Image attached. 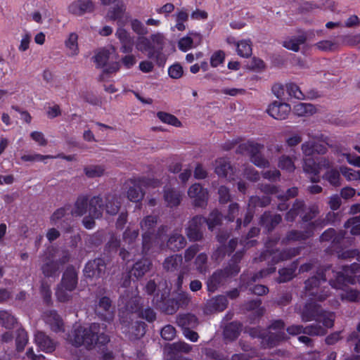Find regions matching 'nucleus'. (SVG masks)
I'll return each instance as SVG.
<instances>
[{
	"mask_svg": "<svg viewBox=\"0 0 360 360\" xmlns=\"http://www.w3.org/2000/svg\"><path fill=\"white\" fill-rule=\"evenodd\" d=\"M34 342L39 349L46 353H51L56 349V344L44 333L38 331L34 335Z\"/></svg>",
	"mask_w": 360,
	"mask_h": 360,
	"instance_id": "412c9836",
	"label": "nucleus"
},
{
	"mask_svg": "<svg viewBox=\"0 0 360 360\" xmlns=\"http://www.w3.org/2000/svg\"><path fill=\"white\" fill-rule=\"evenodd\" d=\"M164 198L167 206L172 207L179 205L181 194L172 188H167L165 189Z\"/></svg>",
	"mask_w": 360,
	"mask_h": 360,
	"instance_id": "2f4dec72",
	"label": "nucleus"
},
{
	"mask_svg": "<svg viewBox=\"0 0 360 360\" xmlns=\"http://www.w3.org/2000/svg\"><path fill=\"white\" fill-rule=\"evenodd\" d=\"M44 319L53 331L58 333L63 330V324L62 320L55 311H50L45 313Z\"/></svg>",
	"mask_w": 360,
	"mask_h": 360,
	"instance_id": "bb28decb",
	"label": "nucleus"
},
{
	"mask_svg": "<svg viewBox=\"0 0 360 360\" xmlns=\"http://www.w3.org/2000/svg\"><path fill=\"white\" fill-rule=\"evenodd\" d=\"M160 334L163 339L172 340L176 335V330L172 326L167 325L162 329Z\"/></svg>",
	"mask_w": 360,
	"mask_h": 360,
	"instance_id": "e2e57ef3",
	"label": "nucleus"
},
{
	"mask_svg": "<svg viewBox=\"0 0 360 360\" xmlns=\"http://www.w3.org/2000/svg\"><path fill=\"white\" fill-rule=\"evenodd\" d=\"M126 8L123 4L117 5L108 13V18L117 20L118 25L124 26L129 20V14L125 13Z\"/></svg>",
	"mask_w": 360,
	"mask_h": 360,
	"instance_id": "5701e85b",
	"label": "nucleus"
},
{
	"mask_svg": "<svg viewBox=\"0 0 360 360\" xmlns=\"http://www.w3.org/2000/svg\"><path fill=\"white\" fill-rule=\"evenodd\" d=\"M159 185V181L154 179L144 178L130 179L125 183L127 188V198L132 202H139L143 198L144 193L142 187L155 188Z\"/></svg>",
	"mask_w": 360,
	"mask_h": 360,
	"instance_id": "1a4fd4ad",
	"label": "nucleus"
},
{
	"mask_svg": "<svg viewBox=\"0 0 360 360\" xmlns=\"http://www.w3.org/2000/svg\"><path fill=\"white\" fill-rule=\"evenodd\" d=\"M278 166L283 170L288 172H292L295 169L294 160L288 155H282L278 162Z\"/></svg>",
	"mask_w": 360,
	"mask_h": 360,
	"instance_id": "37998d69",
	"label": "nucleus"
},
{
	"mask_svg": "<svg viewBox=\"0 0 360 360\" xmlns=\"http://www.w3.org/2000/svg\"><path fill=\"white\" fill-rule=\"evenodd\" d=\"M319 273L318 276H314L308 279L305 283L306 296L309 297V302L306 304L303 311L301 312V317L304 321L316 320L321 322L323 326L314 323L303 328L300 325H293L287 328L290 335H296L302 333L309 335H323L326 333V328L333 327L335 315L332 312L322 311L316 303V301H323L328 296V292L324 290L319 293V285L321 282L326 281V275Z\"/></svg>",
	"mask_w": 360,
	"mask_h": 360,
	"instance_id": "f257e3e1",
	"label": "nucleus"
},
{
	"mask_svg": "<svg viewBox=\"0 0 360 360\" xmlns=\"http://www.w3.org/2000/svg\"><path fill=\"white\" fill-rule=\"evenodd\" d=\"M115 36L121 44L120 51L124 53H131L133 50L134 41L129 32L123 28L124 26L118 25Z\"/></svg>",
	"mask_w": 360,
	"mask_h": 360,
	"instance_id": "aec40b11",
	"label": "nucleus"
},
{
	"mask_svg": "<svg viewBox=\"0 0 360 360\" xmlns=\"http://www.w3.org/2000/svg\"><path fill=\"white\" fill-rule=\"evenodd\" d=\"M72 291L68 290L66 288L58 285L56 295L60 302H67L72 297Z\"/></svg>",
	"mask_w": 360,
	"mask_h": 360,
	"instance_id": "5fc2aeb1",
	"label": "nucleus"
},
{
	"mask_svg": "<svg viewBox=\"0 0 360 360\" xmlns=\"http://www.w3.org/2000/svg\"><path fill=\"white\" fill-rule=\"evenodd\" d=\"M214 171L219 176H224L229 181L236 179V172L225 158H219L215 161Z\"/></svg>",
	"mask_w": 360,
	"mask_h": 360,
	"instance_id": "6ab92c4d",
	"label": "nucleus"
},
{
	"mask_svg": "<svg viewBox=\"0 0 360 360\" xmlns=\"http://www.w3.org/2000/svg\"><path fill=\"white\" fill-rule=\"evenodd\" d=\"M188 195L193 200L196 207H205L208 200V191L199 184L191 185L188 190Z\"/></svg>",
	"mask_w": 360,
	"mask_h": 360,
	"instance_id": "ddd939ff",
	"label": "nucleus"
},
{
	"mask_svg": "<svg viewBox=\"0 0 360 360\" xmlns=\"http://www.w3.org/2000/svg\"><path fill=\"white\" fill-rule=\"evenodd\" d=\"M118 54L116 49L110 46L98 51L94 56V61L98 67L104 68L107 72H113L119 70L120 65L116 61Z\"/></svg>",
	"mask_w": 360,
	"mask_h": 360,
	"instance_id": "9d476101",
	"label": "nucleus"
},
{
	"mask_svg": "<svg viewBox=\"0 0 360 360\" xmlns=\"http://www.w3.org/2000/svg\"><path fill=\"white\" fill-rule=\"evenodd\" d=\"M105 264L103 259L98 258L89 261L84 269V275L90 278H98L105 274Z\"/></svg>",
	"mask_w": 360,
	"mask_h": 360,
	"instance_id": "4468645a",
	"label": "nucleus"
},
{
	"mask_svg": "<svg viewBox=\"0 0 360 360\" xmlns=\"http://www.w3.org/2000/svg\"><path fill=\"white\" fill-rule=\"evenodd\" d=\"M78 39V34L73 32H70L65 40V46L68 49L69 55L71 56H77L79 52Z\"/></svg>",
	"mask_w": 360,
	"mask_h": 360,
	"instance_id": "c756f323",
	"label": "nucleus"
},
{
	"mask_svg": "<svg viewBox=\"0 0 360 360\" xmlns=\"http://www.w3.org/2000/svg\"><path fill=\"white\" fill-rule=\"evenodd\" d=\"M315 146L316 143L312 141H306L302 145V151L304 156L303 170L304 172L313 175L310 177L313 182L319 181L318 174L322 169L329 168L331 165V162L325 158L319 159L316 162L311 157L315 153Z\"/></svg>",
	"mask_w": 360,
	"mask_h": 360,
	"instance_id": "423d86ee",
	"label": "nucleus"
},
{
	"mask_svg": "<svg viewBox=\"0 0 360 360\" xmlns=\"http://www.w3.org/2000/svg\"><path fill=\"white\" fill-rule=\"evenodd\" d=\"M315 46L322 51H331L338 48V44L332 40H323L316 43Z\"/></svg>",
	"mask_w": 360,
	"mask_h": 360,
	"instance_id": "8fccbe9b",
	"label": "nucleus"
},
{
	"mask_svg": "<svg viewBox=\"0 0 360 360\" xmlns=\"http://www.w3.org/2000/svg\"><path fill=\"white\" fill-rule=\"evenodd\" d=\"M285 90L289 96L294 97L299 100L304 98V96L300 87L295 83L285 84Z\"/></svg>",
	"mask_w": 360,
	"mask_h": 360,
	"instance_id": "a18cd8bd",
	"label": "nucleus"
},
{
	"mask_svg": "<svg viewBox=\"0 0 360 360\" xmlns=\"http://www.w3.org/2000/svg\"><path fill=\"white\" fill-rule=\"evenodd\" d=\"M212 307L217 311H223L226 307V299L223 296H219L212 300L210 302Z\"/></svg>",
	"mask_w": 360,
	"mask_h": 360,
	"instance_id": "69168bd1",
	"label": "nucleus"
},
{
	"mask_svg": "<svg viewBox=\"0 0 360 360\" xmlns=\"http://www.w3.org/2000/svg\"><path fill=\"white\" fill-rule=\"evenodd\" d=\"M103 211L102 200L98 196L92 197L91 199L80 196L77 198L71 212L75 216L87 214L82 223L86 229H91L95 225L94 219L101 217Z\"/></svg>",
	"mask_w": 360,
	"mask_h": 360,
	"instance_id": "7ed1b4c3",
	"label": "nucleus"
},
{
	"mask_svg": "<svg viewBox=\"0 0 360 360\" xmlns=\"http://www.w3.org/2000/svg\"><path fill=\"white\" fill-rule=\"evenodd\" d=\"M340 296L342 300L357 302L360 299V292L356 290L348 289L341 293Z\"/></svg>",
	"mask_w": 360,
	"mask_h": 360,
	"instance_id": "603ef678",
	"label": "nucleus"
},
{
	"mask_svg": "<svg viewBox=\"0 0 360 360\" xmlns=\"http://www.w3.org/2000/svg\"><path fill=\"white\" fill-rule=\"evenodd\" d=\"M145 326L146 324L143 322L136 321L130 330L124 329L123 332L129 333L134 338H140L145 334Z\"/></svg>",
	"mask_w": 360,
	"mask_h": 360,
	"instance_id": "c03bdc74",
	"label": "nucleus"
},
{
	"mask_svg": "<svg viewBox=\"0 0 360 360\" xmlns=\"http://www.w3.org/2000/svg\"><path fill=\"white\" fill-rule=\"evenodd\" d=\"M263 148L262 145L254 141H248L239 146L240 153H248L250 156L251 161L259 167H265L269 165L268 160L264 159L260 153Z\"/></svg>",
	"mask_w": 360,
	"mask_h": 360,
	"instance_id": "f8f14e48",
	"label": "nucleus"
},
{
	"mask_svg": "<svg viewBox=\"0 0 360 360\" xmlns=\"http://www.w3.org/2000/svg\"><path fill=\"white\" fill-rule=\"evenodd\" d=\"M105 328H101L98 323L89 327L76 326L68 340L75 346L84 345L90 347L96 344L105 345L109 342V338L104 334Z\"/></svg>",
	"mask_w": 360,
	"mask_h": 360,
	"instance_id": "f03ea898",
	"label": "nucleus"
},
{
	"mask_svg": "<svg viewBox=\"0 0 360 360\" xmlns=\"http://www.w3.org/2000/svg\"><path fill=\"white\" fill-rule=\"evenodd\" d=\"M175 22L176 24L171 28L172 31L177 30L178 31H184L186 28L185 22L188 19V14L184 9L179 10L175 14Z\"/></svg>",
	"mask_w": 360,
	"mask_h": 360,
	"instance_id": "72a5a7b5",
	"label": "nucleus"
},
{
	"mask_svg": "<svg viewBox=\"0 0 360 360\" xmlns=\"http://www.w3.org/2000/svg\"><path fill=\"white\" fill-rule=\"evenodd\" d=\"M294 112L300 117L311 115L316 112V108L310 103H297L293 108Z\"/></svg>",
	"mask_w": 360,
	"mask_h": 360,
	"instance_id": "f704fd0d",
	"label": "nucleus"
},
{
	"mask_svg": "<svg viewBox=\"0 0 360 360\" xmlns=\"http://www.w3.org/2000/svg\"><path fill=\"white\" fill-rule=\"evenodd\" d=\"M186 240L184 236L179 233H173L167 241V247L172 250H179L182 249L186 245Z\"/></svg>",
	"mask_w": 360,
	"mask_h": 360,
	"instance_id": "7c9ffc66",
	"label": "nucleus"
},
{
	"mask_svg": "<svg viewBox=\"0 0 360 360\" xmlns=\"http://www.w3.org/2000/svg\"><path fill=\"white\" fill-rule=\"evenodd\" d=\"M31 39H32L31 34L29 32H25L22 35V39L20 40V43L18 46V50L21 52L26 51L30 47Z\"/></svg>",
	"mask_w": 360,
	"mask_h": 360,
	"instance_id": "0e129e2a",
	"label": "nucleus"
},
{
	"mask_svg": "<svg viewBox=\"0 0 360 360\" xmlns=\"http://www.w3.org/2000/svg\"><path fill=\"white\" fill-rule=\"evenodd\" d=\"M105 168L104 166L92 165L86 166L84 168V172L88 178L101 177L105 174Z\"/></svg>",
	"mask_w": 360,
	"mask_h": 360,
	"instance_id": "c9c22d12",
	"label": "nucleus"
},
{
	"mask_svg": "<svg viewBox=\"0 0 360 360\" xmlns=\"http://www.w3.org/2000/svg\"><path fill=\"white\" fill-rule=\"evenodd\" d=\"M270 203V199L269 197H264L263 199H260L258 197H252L250 199V202L248 204V210L245 214L244 219V225L248 224L252 218V212L251 210V207L255 206H260L264 207Z\"/></svg>",
	"mask_w": 360,
	"mask_h": 360,
	"instance_id": "cd10ccee",
	"label": "nucleus"
},
{
	"mask_svg": "<svg viewBox=\"0 0 360 360\" xmlns=\"http://www.w3.org/2000/svg\"><path fill=\"white\" fill-rule=\"evenodd\" d=\"M28 341L27 333L22 330H18L16 338V347L18 351H22Z\"/></svg>",
	"mask_w": 360,
	"mask_h": 360,
	"instance_id": "864d4df0",
	"label": "nucleus"
},
{
	"mask_svg": "<svg viewBox=\"0 0 360 360\" xmlns=\"http://www.w3.org/2000/svg\"><path fill=\"white\" fill-rule=\"evenodd\" d=\"M178 324L184 328L195 327L198 323L197 318L192 314H184L178 319Z\"/></svg>",
	"mask_w": 360,
	"mask_h": 360,
	"instance_id": "79ce46f5",
	"label": "nucleus"
},
{
	"mask_svg": "<svg viewBox=\"0 0 360 360\" xmlns=\"http://www.w3.org/2000/svg\"><path fill=\"white\" fill-rule=\"evenodd\" d=\"M281 217L278 214L271 216L270 214L265 213L261 217V224L266 227V229H271L275 225L280 223Z\"/></svg>",
	"mask_w": 360,
	"mask_h": 360,
	"instance_id": "ea45409f",
	"label": "nucleus"
},
{
	"mask_svg": "<svg viewBox=\"0 0 360 360\" xmlns=\"http://www.w3.org/2000/svg\"><path fill=\"white\" fill-rule=\"evenodd\" d=\"M201 39L202 36L200 34L194 31H191L186 37H184L179 40L178 47L181 51L186 52L193 47V44L195 41L199 44L201 41Z\"/></svg>",
	"mask_w": 360,
	"mask_h": 360,
	"instance_id": "b1692460",
	"label": "nucleus"
},
{
	"mask_svg": "<svg viewBox=\"0 0 360 360\" xmlns=\"http://www.w3.org/2000/svg\"><path fill=\"white\" fill-rule=\"evenodd\" d=\"M30 136L39 146H44L47 144V140L45 139L42 132L35 131L30 134Z\"/></svg>",
	"mask_w": 360,
	"mask_h": 360,
	"instance_id": "774afa93",
	"label": "nucleus"
},
{
	"mask_svg": "<svg viewBox=\"0 0 360 360\" xmlns=\"http://www.w3.org/2000/svg\"><path fill=\"white\" fill-rule=\"evenodd\" d=\"M304 204L302 201H296L292 209L286 214V220L293 221L295 217L300 213V210L302 208Z\"/></svg>",
	"mask_w": 360,
	"mask_h": 360,
	"instance_id": "13d9d810",
	"label": "nucleus"
},
{
	"mask_svg": "<svg viewBox=\"0 0 360 360\" xmlns=\"http://www.w3.org/2000/svg\"><path fill=\"white\" fill-rule=\"evenodd\" d=\"M68 211H69V209L66 208H60L57 210L51 217V223L55 225L60 223V220L65 218Z\"/></svg>",
	"mask_w": 360,
	"mask_h": 360,
	"instance_id": "680f3d73",
	"label": "nucleus"
},
{
	"mask_svg": "<svg viewBox=\"0 0 360 360\" xmlns=\"http://www.w3.org/2000/svg\"><path fill=\"white\" fill-rule=\"evenodd\" d=\"M63 254V257L60 259L59 263L57 260L55 261L49 258L47 259V261L45 262L44 265L41 266V270L43 274L46 277L56 276L58 274L60 266L68 262L70 258L69 253L64 252Z\"/></svg>",
	"mask_w": 360,
	"mask_h": 360,
	"instance_id": "dca6fc26",
	"label": "nucleus"
},
{
	"mask_svg": "<svg viewBox=\"0 0 360 360\" xmlns=\"http://www.w3.org/2000/svg\"><path fill=\"white\" fill-rule=\"evenodd\" d=\"M324 178L333 186H338L340 184V172L335 169H329L326 173Z\"/></svg>",
	"mask_w": 360,
	"mask_h": 360,
	"instance_id": "de8ad7c7",
	"label": "nucleus"
},
{
	"mask_svg": "<svg viewBox=\"0 0 360 360\" xmlns=\"http://www.w3.org/2000/svg\"><path fill=\"white\" fill-rule=\"evenodd\" d=\"M236 52L243 58H248L252 54V42L250 39H242L236 43Z\"/></svg>",
	"mask_w": 360,
	"mask_h": 360,
	"instance_id": "473e14b6",
	"label": "nucleus"
},
{
	"mask_svg": "<svg viewBox=\"0 0 360 360\" xmlns=\"http://www.w3.org/2000/svg\"><path fill=\"white\" fill-rule=\"evenodd\" d=\"M241 330V325L237 322H232L225 327L224 334L226 339L231 340L236 339Z\"/></svg>",
	"mask_w": 360,
	"mask_h": 360,
	"instance_id": "4c0bfd02",
	"label": "nucleus"
},
{
	"mask_svg": "<svg viewBox=\"0 0 360 360\" xmlns=\"http://www.w3.org/2000/svg\"><path fill=\"white\" fill-rule=\"evenodd\" d=\"M340 171L342 176L349 181H357L359 170H354L347 167H341Z\"/></svg>",
	"mask_w": 360,
	"mask_h": 360,
	"instance_id": "3c124183",
	"label": "nucleus"
},
{
	"mask_svg": "<svg viewBox=\"0 0 360 360\" xmlns=\"http://www.w3.org/2000/svg\"><path fill=\"white\" fill-rule=\"evenodd\" d=\"M77 285V273L73 267H69L64 272L61 283L59 285L66 288L69 291H73Z\"/></svg>",
	"mask_w": 360,
	"mask_h": 360,
	"instance_id": "4be33fe9",
	"label": "nucleus"
},
{
	"mask_svg": "<svg viewBox=\"0 0 360 360\" xmlns=\"http://www.w3.org/2000/svg\"><path fill=\"white\" fill-rule=\"evenodd\" d=\"M169 75L173 79H179L183 75V68L179 64H174L168 70Z\"/></svg>",
	"mask_w": 360,
	"mask_h": 360,
	"instance_id": "338daca9",
	"label": "nucleus"
},
{
	"mask_svg": "<svg viewBox=\"0 0 360 360\" xmlns=\"http://www.w3.org/2000/svg\"><path fill=\"white\" fill-rule=\"evenodd\" d=\"M111 302L108 297H102L98 302V306L96 308V313L102 316L103 319L107 321H110L112 319V314L110 311Z\"/></svg>",
	"mask_w": 360,
	"mask_h": 360,
	"instance_id": "393cba45",
	"label": "nucleus"
},
{
	"mask_svg": "<svg viewBox=\"0 0 360 360\" xmlns=\"http://www.w3.org/2000/svg\"><path fill=\"white\" fill-rule=\"evenodd\" d=\"M200 250L198 245L190 246L186 251L184 255V262L180 255H174L167 257L163 262V268L167 271H174L181 267L180 274L176 281V288L180 289L183 283L184 275L191 270V259L194 258L197 252Z\"/></svg>",
	"mask_w": 360,
	"mask_h": 360,
	"instance_id": "20e7f679",
	"label": "nucleus"
},
{
	"mask_svg": "<svg viewBox=\"0 0 360 360\" xmlns=\"http://www.w3.org/2000/svg\"><path fill=\"white\" fill-rule=\"evenodd\" d=\"M151 262L148 259H143L137 262L129 272V276L136 278L142 277L150 269Z\"/></svg>",
	"mask_w": 360,
	"mask_h": 360,
	"instance_id": "c85d7f7f",
	"label": "nucleus"
},
{
	"mask_svg": "<svg viewBox=\"0 0 360 360\" xmlns=\"http://www.w3.org/2000/svg\"><path fill=\"white\" fill-rule=\"evenodd\" d=\"M291 111V107L289 104L274 101L269 105L267 112L276 120H285L288 117Z\"/></svg>",
	"mask_w": 360,
	"mask_h": 360,
	"instance_id": "a211bd4d",
	"label": "nucleus"
},
{
	"mask_svg": "<svg viewBox=\"0 0 360 360\" xmlns=\"http://www.w3.org/2000/svg\"><path fill=\"white\" fill-rule=\"evenodd\" d=\"M224 59L225 53L222 51H217L211 56L210 65L213 68H217L224 63Z\"/></svg>",
	"mask_w": 360,
	"mask_h": 360,
	"instance_id": "4d7b16f0",
	"label": "nucleus"
},
{
	"mask_svg": "<svg viewBox=\"0 0 360 360\" xmlns=\"http://www.w3.org/2000/svg\"><path fill=\"white\" fill-rule=\"evenodd\" d=\"M207 257L204 253L199 254L193 262H191V269L195 268L199 273L205 274L207 271Z\"/></svg>",
	"mask_w": 360,
	"mask_h": 360,
	"instance_id": "58836bf2",
	"label": "nucleus"
},
{
	"mask_svg": "<svg viewBox=\"0 0 360 360\" xmlns=\"http://www.w3.org/2000/svg\"><path fill=\"white\" fill-rule=\"evenodd\" d=\"M268 344L272 347L276 345L279 341L286 339L285 333L284 323L281 321H275L269 328Z\"/></svg>",
	"mask_w": 360,
	"mask_h": 360,
	"instance_id": "2eb2a0df",
	"label": "nucleus"
},
{
	"mask_svg": "<svg viewBox=\"0 0 360 360\" xmlns=\"http://www.w3.org/2000/svg\"><path fill=\"white\" fill-rule=\"evenodd\" d=\"M94 5L91 0H75L68 6L69 13L82 16L94 11Z\"/></svg>",
	"mask_w": 360,
	"mask_h": 360,
	"instance_id": "f3484780",
	"label": "nucleus"
},
{
	"mask_svg": "<svg viewBox=\"0 0 360 360\" xmlns=\"http://www.w3.org/2000/svg\"><path fill=\"white\" fill-rule=\"evenodd\" d=\"M120 302V307L124 305V307L121 308L122 311L120 314L122 324H125L127 326V323H129L127 319H129L130 321H133L136 313L139 316L145 319L149 322H152L155 319V313L153 309L147 308L144 311H140L139 306V297H131L129 299L128 296L127 297L122 296Z\"/></svg>",
	"mask_w": 360,
	"mask_h": 360,
	"instance_id": "39448f33",
	"label": "nucleus"
},
{
	"mask_svg": "<svg viewBox=\"0 0 360 360\" xmlns=\"http://www.w3.org/2000/svg\"><path fill=\"white\" fill-rule=\"evenodd\" d=\"M56 156L43 155L39 153L25 154L21 156L23 162H44L46 159L56 158Z\"/></svg>",
	"mask_w": 360,
	"mask_h": 360,
	"instance_id": "49530a36",
	"label": "nucleus"
},
{
	"mask_svg": "<svg viewBox=\"0 0 360 360\" xmlns=\"http://www.w3.org/2000/svg\"><path fill=\"white\" fill-rule=\"evenodd\" d=\"M360 264L357 263L352 264L350 266H343L342 271H331L335 277L330 280V284L336 289L342 288L346 283H356V277L359 276Z\"/></svg>",
	"mask_w": 360,
	"mask_h": 360,
	"instance_id": "9b49d317",
	"label": "nucleus"
},
{
	"mask_svg": "<svg viewBox=\"0 0 360 360\" xmlns=\"http://www.w3.org/2000/svg\"><path fill=\"white\" fill-rule=\"evenodd\" d=\"M131 27L132 30L139 35L143 36L148 33L147 28L137 19L131 20Z\"/></svg>",
	"mask_w": 360,
	"mask_h": 360,
	"instance_id": "6e6d98bb",
	"label": "nucleus"
},
{
	"mask_svg": "<svg viewBox=\"0 0 360 360\" xmlns=\"http://www.w3.org/2000/svg\"><path fill=\"white\" fill-rule=\"evenodd\" d=\"M157 223V218L154 216H148L141 223L143 231V251L145 254L150 250L153 243H159L162 241V235L167 232L165 227L159 229L156 234L152 231V229Z\"/></svg>",
	"mask_w": 360,
	"mask_h": 360,
	"instance_id": "6e6552de",
	"label": "nucleus"
},
{
	"mask_svg": "<svg viewBox=\"0 0 360 360\" xmlns=\"http://www.w3.org/2000/svg\"><path fill=\"white\" fill-rule=\"evenodd\" d=\"M295 275V269L285 268L279 271L278 281L280 283L286 282L290 280Z\"/></svg>",
	"mask_w": 360,
	"mask_h": 360,
	"instance_id": "bf43d9fd",
	"label": "nucleus"
},
{
	"mask_svg": "<svg viewBox=\"0 0 360 360\" xmlns=\"http://www.w3.org/2000/svg\"><path fill=\"white\" fill-rule=\"evenodd\" d=\"M105 211L110 215L116 214L119 210L120 202L117 197L112 195H108L105 197Z\"/></svg>",
	"mask_w": 360,
	"mask_h": 360,
	"instance_id": "e433bc0d",
	"label": "nucleus"
},
{
	"mask_svg": "<svg viewBox=\"0 0 360 360\" xmlns=\"http://www.w3.org/2000/svg\"><path fill=\"white\" fill-rule=\"evenodd\" d=\"M307 40L306 37L304 34L298 36H291L286 37L283 41V46L290 51L297 52L300 50V46L305 43Z\"/></svg>",
	"mask_w": 360,
	"mask_h": 360,
	"instance_id": "a878e982",
	"label": "nucleus"
},
{
	"mask_svg": "<svg viewBox=\"0 0 360 360\" xmlns=\"http://www.w3.org/2000/svg\"><path fill=\"white\" fill-rule=\"evenodd\" d=\"M0 321L5 328H10L15 323V319L6 310H0Z\"/></svg>",
	"mask_w": 360,
	"mask_h": 360,
	"instance_id": "09e8293b",
	"label": "nucleus"
},
{
	"mask_svg": "<svg viewBox=\"0 0 360 360\" xmlns=\"http://www.w3.org/2000/svg\"><path fill=\"white\" fill-rule=\"evenodd\" d=\"M297 253V251L296 250H292V252H273V257L272 259L274 262H278L280 260H285L287 259L290 258L292 256L296 255Z\"/></svg>",
	"mask_w": 360,
	"mask_h": 360,
	"instance_id": "052dcab7",
	"label": "nucleus"
},
{
	"mask_svg": "<svg viewBox=\"0 0 360 360\" xmlns=\"http://www.w3.org/2000/svg\"><path fill=\"white\" fill-rule=\"evenodd\" d=\"M157 117L163 123L168 124L176 127L181 126V122L177 119V117L172 114L165 112H158L157 113Z\"/></svg>",
	"mask_w": 360,
	"mask_h": 360,
	"instance_id": "a19ab883",
	"label": "nucleus"
},
{
	"mask_svg": "<svg viewBox=\"0 0 360 360\" xmlns=\"http://www.w3.org/2000/svg\"><path fill=\"white\" fill-rule=\"evenodd\" d=\"M221 221V216L217 210L212 211L207 220L202 217L196 216L193 217L188 224L186 234L190 240H198L202 236V229L207 222L210 230H212L219 225Z\"/></svg>",
	"mask_w": 360,
	"mask_h": 360,
	"instance_id": "0eeeda50",
	"label": "nucleus"
}]
</instances>
